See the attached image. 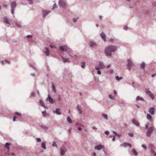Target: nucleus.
<instances>
[{
    "instance_id": "52",
    "label": "nucleus",
    "mask_w": 156,
    "mask_h": 156,
    "mask_svg": "<svg viewBox=\"0 0 156 156\" xmlns=\"http://www.w3.org/2000/svg\"><path fill=\"white\" fill-rule=\"evenodd\" d=\"M105 135H108L109 134V132L108 131H106L105 132Z\"/></svg>"
},
{
    "instance_id": "3",
    "label": "nucleus",
    "mask_w": 156,
    "mask_h": 156,
    "mask_svg": "<svg viewBox=\"0 0 156 156\" xmlns=\"http://www.w3.org/2000/svg\"><path fill=\"white\" fill-rule=\"evenodd\" d=\"M154 127L150 126L149 127L148 129H147L146 132V135L148 137H150L151 136V134L154 131Z\"/></svg>"
},
{
    "instance_id": "46",
    "label": "nucleus",
    "mask_w": 156,
    "mask_h": 156,
    "mask_svg": "<svg viewBox=\"0 0 156 156\" xmlns=\"http://www.w3.org/2000/svg\"><path fill=\"white\" fill-rule=\"evenodd\" d=\"M56 3H55L54 4L53 6L52 9H54L56 7Z\"/></svg>"
},
{
    "instance_id": "33",
    "label": "nucleus",
    "mask_w": 156,
    "mask_h": 156,
    "mask_svg": "<svg viewBox=\"0 0 156 156\" xmlns=\"http://www.w3.org/2000/svg\"><path fill=\"white\" fill-rule=\"evenodd\" d=\"M52 146L53 147L57 148V145L55 142V141H53Z\"/></svg>"
},
{
    "instance_id": "58",
    "label": "nucleus",
    "mask_w": 156,
    "mask_h": 156,
    "mask_svg": "<svg viewBox=\"0 0 156 156\" xmlns=\"http://www.w3.org/2000/svg\"><path fill=\"white\" fill-rule=\"evenodd\" d=\"M77 129L79 131H81V128L80 127H77Z\"/></svg>"
},
{
    "instance_id": "43",
    "label": "nucleus",
    "mask_w": 156,
    "mask_h": 156,
    "mask_svg": "<svg viewBox=\"0 0 156 156\" xmlns=\"http://www.w3.org/2000/svg\"><path fill=\"white\" fill-rule=\"evenodd\" d=\"M28 3L30 4H32L33 2V0H27Z\"/></svg>"
},
{
    "instance_id": "61",
    "label": "nucleus",
    "mask_w": 156,
    "mask_h": 156,
    "mask_svg": "<svg viewBox=\"0 0 156 156\" xmlns=\"http://www.w3.org/2000/svg\"><path fill=\"white\" fill-rule=\"evenodd\" d=\"M1 63H2V64H3L5 63V61L2 60L1 61Z\"/></svg>"
},
{
    "instance_id": "44",
    "label": "nucleus",
    "mask_w": 156,
    "mask_h": 156,
    "mask_svg": "<svg viewBox=\"0 0 156 156\" xmlns=\"http://www.w3.org/2000/svg\"><path fill=\"white\" fill-rule=\"evenodd\" d=\"M36 140H37V142H40L41 141V140L40 138H36Z\"/></svg>"
},
{
    "instance_id": "36",
    "label": "nucleus",
    "mask_w": 156,
    "mask_h": 156,
    "mask_svg": "<svg viewBox=\"0 0 156 156\" xmlns=\"http://www.w3.org/2000/svg\"><path fill=\"white\" fill-rule=\"evenodd\" d=\"M99 69H98V68H96V69L97 70V73L98 74V75H100L101 74V71L99 70Z\"/></svg>"
},
{
    "instance_id": "28",
    "label": "nucleus",
    "mask_w": 156,
    "mask_h": 156,
    "mask_svg": "<svg viewBox=\"0 0 156 156\" xmlns=\"http://www.w3.org/2000/svg\"><path fill=\"white\" fill-rule=\"evenodd\" d=\"M132 153H133V154H134L135 156H137L138 155V154H137L136 151L135 149H133L132 150Z\"/></svg>"
},
{
    "instance_id": "49",
    "label": "nucleus",
    "mask_w": 156,
    "mask_h": 156,
    "mask_svg": "<svg viewBox=\"0 0 156 156\" xmlns=\"http://www.w3.org/2000/svg\"><path fill=\"white\" fill-rule=\"evenodd\" d=\"M123 29H124V30H128V27L126 26H125L124 27H123Z\"/></svg>"
},
{
    "instance_id": "56",
    "label": "nucleus",
    "mask_w": 156,
    "mask_h": 156,
    "mask_svg": "<svg viewBox=\"0 0 156 156\" xmlns=\"http://www.w3.org/2000/svg\"><path fill=\"white\" fill-rule=\"evenodd\" d=\"M113 134H114L115 135H117L118 134L116 132H115V131H113Z\"/></svg>"
},
{
    "instance_id": "51",
    "label": "nucleus",
    "mask_w": 156,
    "mask_h": 156,
    "mask_svg": "<svg viewBox=\"0 0 156 156\" xmlns=\"http://www.w3.org/2000/svg\"><path fill=\"white\" fill-rule=\"evenodd\" d=\"M128 135L131 137H133V134L132 133H129Z\"/></svg>"
},
{
    "instance_id": "57",
    "label": "nucleus",
    "mask_w": 156,
    "mask_h": 156,
    "mask_svg": "<svg viewBox=\"0 0 156 156\" xmlns=\"http://www.w3.org/2000/svg\"><path fill=\"white\" fill-rule=\"evenodd\" d=\"M16 119V117L15 116H14V117H13V121H15Z\"/></svg>"
},
{
    "instance_id": "37",
    "label": "nucleus",
    "mask_w": 156,
    "mask_h": 156,
    "mask_svg": "<svg viewBox=\"0 0 156 156\" xmlns=\"http://www.w3.org/2000/svg\"><path fill=\"white\" fill-rule=\"evenodd\" d=\"M109 98L111 100L115 99L112 96V95L110 94L109 95Z\"/></svg>"
},
{
    "instance_id": "31",
    "label": "nucleus",
    "mask_w": 156,
    "mask_h": 156,
    "mask_svg": "<svg viewBox=\"0 0 156 156\" xmlns=\"http://www.w3.org/2000/svg\"><path fill=\"white\" fill-rule=\"evenodd\" d=\"M67 121L69 123H72V120L71 119V118L69 116H68L67 118Z\"/></svg>"
},
{
    "instance_id": "27",
    "label": "nucleus",
    "mask_w": 156,
    "mask_h": 156,
    "mask_svg": "<svg viewBox=\"0 0 156 156\" xmlns=\"http://www.w3.org/2000/svg\"><path fill=\"white\" fill-rule=\"evenodd\" d=\"M147 119L150 121H151V116L149 114H147Z\"/></svg>"
},
{
    "instance_id": "21",
    "label": "nucleus",
    "mask_w": 156,
    "mask_h": 156,
    "mask_svg": "<svg viewBox=\"0 0 156 156\" xmlns=\"http://www.w3.org/2000/svg\"><path fill=\"white\" fill-rule=\"evenodd\" d=\"M4 22L7 24L9 25L10 23L8 19L6 17H5L3 19Z\"/></svg>"
},
{
    "instance_id": "41",
    "label": "nucleus",
    "mask_w": 156,
    "mask_h": 156,
    "mask_svg": "<svg viewBox=\"0 0 156 156\" xmlns=\"http://www.w3.org/2000/svg\"><path fill=\"white\" fill-rule=\"evenodd\" d=\"M148 124H145V129H148Z\"/></svg>"
},
{
    "instance_id": "29",
    "label": "nucleus",
    "mask_w": 156,
    "mask_h": 156,
    "mask_svg": "<svg viewBox=\"0 0 156 156\" xmlns=\"http://www.w3.org/2000/svg\"><path fill=\"white\" fill-rule=\"evenodd\" d=\"M102 116L106 120L108 119V115L106 114H102Z\"/></svg>"
},
{
    "instance_id": "16",
    "label": "nucleus",
    "mask_w": 156,
    "mask_h": 156,
    "mask_svg": "<svg viewBox=\"0 0 156 156\" xmlns=\"http://www.w3.org/2000/svg\"><path fill=\"white\" fill-rule=\"evenodd\" d=\"M43 52L45 54L46 56H49V50L47 48H45L44 50L43 51Z\"/></svg>"
},
{
    "instance_id": "12",
    "label": "nucleus",
    "mask_w": 156,
    "mask_h": 156,
    "mask_svg": "<svg viewBox=\"0 0 156 156\" xmlns=\"http://www.w3.org/2000/svg\"><path fill=\"white\" fill-rule=\"evenodd\" d=\"M148 112L151 115H153L154 114V109L153 107L149 108V109H148Z\"/></svg>"
},
{
    "instance_id": "4",
    "label": "nucleus",
    "mask_w": 156,
    "mask_h": 156,
    "mask_svg": "<svg viewBox=\"0 0 156 156\" xmlns=\"http://www.w3.org/2000/svg\"><path fill=\"white\" fill-rule=\"evenodd\" d=\"M145 92L151 98V99L154 100V97L149 89H146Z\"/></svg>"
},
{
    "instance_id": "15",
    "label": "nucleus",
    "mask_w": 156,
    "mask_h": 156,
    "mask_svg": "<svg viewBox=\"0 0 156 156\" xmlns=\"http://www.w3.org/2000/svg\"><path fill=\"white\" fill-rule=\"evenodd\" d=\"M132 123L134 124L136 126H139V123L138 122L137 120L135 119H132Z\"/></svg>"
},
{
    "instance_id": "10",
    "label": "nucleus",
    "mask_w": 156,
    "mask_h": 156,
    "mask_svg": "<svg viewBox=\"0 0 156 156\" xmlns=\"http://www.w3.org/2000/svg\"><path fill=\"white\" fill-rule=\"evenodd\" d=\"M47 101H49V103L51 104H53L54 103V101L53 99L49 94H48L47 98L46 99Z\"/></svg>"
},
{
    "instance_id": "63",
    "label": "nucleus",
    "mask_w": 156,
    "mask_h": 156,
    "mask_svg": "<svg viewBox=\"0 0 156 156\" xmlns=\"http://www.w3.org/2000/svg\"><path fill=\"white\" fill-rule=\"evenodd\" d=\"M27 37L28 38H29L32 37V36L30 35H28L27 36Z\"/></svg>"
},
{
    "instance_id": "9",
    "label": "nucleus",
    "mask_w": 156,
    "mask_h": 156,
    "mask_svg": "<svg viewBox=\"0 0 156 156\" xmlns=\"http://www.w3.org/2000/svg\"><path fill=\"white\" fill-rule=\"evenodd\" d=\"M105 66L102 62H99L98 63V67L96 68H98V69H102L105 68Z\"/></svg>"
},
{
    "instance_id": "40",
    "label": "nucleus",
    "mask_w": 156,
    "mask_h": 156,
    "mask_svg": "<svg viewBox=\"0 0 156 156\" xmlns=\"http://www.w3.org/2000/svg\"><path fill=\"white\" fill-rule=\"evenodd\" d=\"M109 41L110 42H112L115 41V39L114 38H110L109 39Z\"/></svg>"
},
{
    "instance_id": "62",
    "label": "nucleus",
    "mask_w": 156,
    "mask_h": 156,
    "mask_svg": "<svg viewBox=\"0 0 156 156\" xmlns=\"http://www.w3.org/2000/svg\"><path fill=\"white\" fill-rule=\"evenodd\" d=\"M77 19L76 18H74L73 19V21L74 22H76V21H77Z\"/></svg>"
},
{
    "instance_id": "1",
    "label": "nucleus",
    "mask_w": 156,
    "mask_h": 156,
    "mask_svg": "<svg viewBox=\"0 0 156 156\" xmlns=\"http://www.w3.org/2000/svg\"><path fill=\"white\" fill-rule=\"evenodd\" d=\"M116 50V47L115 46L113 45L108 46L105 48V55L107 56H110L111 55V53L115 52Z\"/></svg>"
},
{
    "instance_id": "45",
    "label": "nucleus",
    "mask_w": 156,
    "mask_h": 156,
    "mask_svg": "<svg viewBox=\"0 0 156 156\" xmlns=\"http://www.w3.org/2000/svg\"><path fill=\"white\" fill-rule=\"evenodd\" d=\"M85 67V63L84 62L82 63V65H81V68H84Z\"/></svg>"
},
{
    "instance_id": "18",
    "label": "nucleus",
    "mask_w": 156,
    "mask_h": 156,
    "mask_svg": "<svg viewBox=\"0 0 156 156\" xmlns=\"http://www.w3.org/2000/svg\"><path fill=\"white\" fill-rule=\"evenodd\" d=\"M101 38L105 42L106 41V36L105 34L104 33H102L101 34Z\"/></svg>"
},
{
    "instance_id": "64",
    "label": "nucleus",
    "mask_w": 156,
    "mask_h": 156,
    "mask_svg": "<svg viewBox=\"0 0 156 156\" xmlns=\"http://www.w3.org/2000/svg\"><path fill=\"white\" fill-rule=\"evenodd\" d=\"M110 73H113V70L112 69H110Z\"/></svg>"
},
{
    "instance_id": "8",
    "label": "nucleus",
    "mask_w": 156,
    "mask_h": 156,
    "mask_svg": "<svg viewBox=\"0 0 156 156\" xmlns=\"http://www.w3.org/2000/svg\"><path fill=\"white\" fill-rule=\"evenodd\" d=\"M132 66V62L130 59H128L127 60V67L128 69L129 70H130Z\"/></svg>"
},
{
    "instance_id": "32",
    "label": "nucleus",
    "mask_w": 156,
    "mask_h": 156,
    "mask_svg": "<svg viewBox=\"0 0 156 156\" xmlns=\"http://www.w3.org/2000/svg\"><path fill=\"white\" fill-rule=\"evenodd\" d=\"M136 100L137 101H143V98L140 97L139 96L137 97Z\"/></svg>"
},
{
    "instance_id": "48",
    "label": "nucleus",
    "mask_w": 156,
    "mask_h": 156,
    "mask_svg": "<svg viewBox=\"0 0 156 156\" xmlns=\"http://www.w3.org/2000/svg\"><path fill=\"white\" fill-rule=\"evenodd\" d=\"M149 147H150V149H151V150H152L153 148V145L152 144H149Z\"/></svg>"
},
{
    "instance_id": "22",
    "label": "nucleus",
    "mask_w": 156,
    "mask_h": 156,
    "mask_svg": "<svg viewBox=\"0 0 156 156\" xmlns=\"http://www.w3.org/2000/svg\"><path fill=\"white\" fill-rule=\"evenodd\" d=\"M62 59H63V62H70L69 58H65L63 57H62Z\"/></svg>"
},
{
    "instance_id": "23",
    "label": "nucleus",
    "mask_w": 156,
    "mask_h": 156,
    "mask_svg": "<svg viewBox=\"0 0 156 156\" xmlns=\"http://www.w3.org/2000/svg\"><path fill=\"white\" fill-rule=\"evenodd\" d=\"M41 147L43 149L46 150V143L45 142H42Z\"/></svg>"
},
{
    "instance_id": "55",
    "label": "nucleus",
    "mask_w": 156,
    "mask_h": 156,
    "mask_svg": "<svg viewBox=\"0 0 156 156\" xmlns=\"http://www.w3.org/2000/svg\"><path fill=\"white\" fill-rule=\"evenodd\" d=\"M92 129H94L95 130L97 129V127H95V126H93L92 127Z\"/></svg>"
},
{
    "instance_id": "50",
    "label": "nucleus",
    "mask_w": 156,
    "mask_h": 156,
    "mask_svg": "<svg viewBox=\"0 0 156 156\" xmlns=\"http://www.w3.org/2000/svg\"><path fill=\"white\" fill-rule=\"evenodd\" d=\"M42 127L45 129H48V127L46 126H42Z\"/></svg>"
},
{
    "instance_id": "59",
    "label": "nucleus",
    "mask_w": 156,
    "mask_h": 156,
    "mask_svg": "<svg viewBox=\"0 0 156 156\" xmlns=\"http://www.w3.org/2000/svg\"><path fill=\"white\" fill-rule=\"evenodd\" d=\"M15 114H16V115H19V116H20L21 115V114H20V113L18 112H16L15 113Z\"/></svg>"
},
{
    "instance_id": "35",
    "label": "nucleus",
    "mask_w": 156,
    "mask_h": 156,
    "mask_svg": "<svg viewBox=\"0 0 156 156\" xmlns=\"http://www.w3.org/2000/svg\"><path fill=\"white\" fill-rule=\"evenodd\" d=\"M39 103H40V105H41V106L44 107L45 105H44V103H43V101L41 100H39Z\"/></svg>"
},
{
    "instance_id": "39",
    "label": "nucleus",
    "mask_w": 156,
    "mask_h": 156,
    "mask_svg": "<svg viewBox=\"0 0 156 156\" xmlns=\"http://www.w3.org/2000/svg\"><path fill=\"white\" fill-rule=\"evenodd\" d=\"M150 153L154 155L156 154V153L152 149L150 150Z\"/></svg>"
},
{
    "instance_id": "53",
    "label": "nucleus",
    "mask_w": 156,
    "mask_h": 156,
    "mask_svg": "<svg viewBox=\"0 0 156 156\" xmlns=\"http://www.w3.org/2000/svg\"><path fill=\"white\" fill-rule=\"evenodd\" d=\"M34 93H31V95H30V97H34Z\"/></svg>"
},
{
    "instance_id": "25",
    "label": "nucleus",
    "mask_w": 156,
    "mask_h": 156,
    "mask_svg": "<svg viewBox=\"0 0 156 156\" xmlns=\"http://www.w3.org/2000/svg\"><path fill=\"white\" fill-rule=\"evenodd\" d=\"M29 65L30 67H32V68L36 70V68L35 67V64L33 62L30 63L29 64Z\"/></svg>"
},
{
    "instance_id": "19",
    "label": "nucleus",
    "mask_w": 156,
    "mask_h": 156,
    "mask_svg": "<svg viewBox=\"0 0 156 156\" xmlns=\"http://www.w3.org/2000/svg\"><path fill=\"white\" fill-rule=\"evenodd\" d=\"M50 11H47V10H43L42 11V15H43V16L44 17Z\"/></svg>"
},
{
    "instance_id": "2",
    "label": "nucleus",
    "mask_w": 156,
    "mask_h": 156,
    "mask_svg": "<svg viewBox=\"0 0 156 156\" xmlns=\"http://www.w3.org/2000/svg\"><path fill=\"white\" fill-rule=\"evenodd\" d=\"M59 6L63 9H66L68 7V5L65 0H59L58 2Z\"/></svg>"
},
{
    "instance_id": "26",
    "label": "nucleus",
    "mask_w": 156,
    "mask_h": 156,
    "mask_svg": "<svg viewBox=\"0 0 156 156\" xmlns=\"http://www.w3.org/2000/svg\"><path fill=\"white\" fill-rule=\"evenodd\" d=\"M115 78H116V80L118 81H119L120 80H122L123 79V77H119V76H117L115 77Z\"/></svg>"
},
{
    "instance_id": "13",
    "label": "nucleus",
    "mask_w": 156,
    "mask_h": 156,
    "mask_svg": "<svg viewBox=\"0 0 156 156\" xmlns=\"http://www.w3.org/2000/svg\"><path fill=\"white\" fill-rule=\"evenodd\" d=\"M121 146H122L124 147H126L128 146L129 147L131 148V145L129 143H124L121 145Z\"/></svg>"
},
{
    "instance_id": "7",
    "label": "nucleus",
    "mask_w": 156,
    "mask_h": 156,
    "mask_svg": "<svg viewBox=\"0 0 156 156\" xmlns=\"http://www.w3.org/2000/svg\"><path fill=\"white\" fill-rule=\"evenodd\" d=\"M69 49V48L66 45L61 46L60 47V50L63 51H67Z\"/></svg>"
},
{
    "instance_id": "5",
    "label": "nucleus",
    "mask_w": 156,
    "mask_h": 156,
    "mask_svg": "<svg viewBox=\"0 0 156 156\" xmlns=\"http://www.w3.org/2000/svg\"><path fill=\"white\" fill-rule=\"evenodd\" d=\"M66 148L64 146H62L60 148V154L62 156L64 155L66 152Z\"/></svg>"
},
{
    "instance_id": "30",
    "label": "nucleus",
    "mask_w": 156,
    "mask_h": 156,
    "mask_svg": "<svg viewBox=\"0 0 156 156\" xmlns=\"http://www.w3.org/2000/svg\"><path fill=\"white\" fill-rule=\"evenodd\" d=\"M140 66H141V68H143V69H145V63L143 62L140 64Z\"/></svg>"
},
{
    "instance_id": "38",
    "label": "nucleus",
    "mask_w": 156,
    "mask_h": 156,
    "mask_svg": "<svg viewBox=\"0 0 156 156\" xmlns=\"http://www.w3.org/2000/svg\"><path fill=\"white\" fill-rule=\"evenodd\" d=\"M142 147L143 148H144V150L145 151H146L147 150V147H146V145H145L143 144L142 145Z\"/></svg>"
},
{
    "instance_id": "54",
    "label": "nucleus",
    "mask_w": 156,
    "mask_h": 156,
    "mask_svg": "<svg viewBox=\"0 0 156 156\" xmlns=\"http://www.w3.org/2000/svg\"><path fill=\"white\" fill-rule=\"evenodd\" d=\"M10 63L9 61L8 60H5V63L9 64Z\"/></svg>"
},
{
    "instance_id": "20",
    "label": "nucleus",
    "mask_w": 156,
    "mask_h": 156,
    "mask_svg": "<svg viewBox=\"0 0 156 156\" xmlns=\"http://www.w3.org/2000/svg\"><path fill=\"white\" fill-rule=\"evenodd\" d=\"M77 109L78 111L79 112L80 114H82V110L80 108V105H77Z\"/></svg>"
},
{
    "instance_id": "47",
    "label": "nucleus",
    "mask_w": 156,
    "mask_h": 156,
    "mask_svg": "<svg viewBox=\"0 0 156 156\" xmlns=\"http://www.w3.org/2000/svg\"><path fill=\"white\" fill-rule=\"evenodd\" d=\"M52 90H53L54 92H55V87L53 85L52 87Z\"/></svg>"
},
{
    "instance_id": "60",
    "label": "nucleus",
    "mask_w": 156,
    "mask_h": 156,
    "mask_svg": "<svg viewBox=\"0 0 156 156\" xmlns=\"http://www.w3.org/2000/svg\"><path fill=\"white\" fill-rule=\"evenodd\" d=\"M156 75V73H154V74H152V78H154V76H155Z\"/></svg>"
},
{
    "instance_id": "6",
    "label": "nucleus",
    "mask_w": 156,
    "mask_h": 156,
    "mask_svg": "<svg viewBox=\"0 0 156 156\" xmlns=\"http://www.w3.org/2000/svg\"><path fill=\"white\" fill-rule=\"evenodd\" d=\"M105 148L104 146L101 144H99L97 146H95L94 147V149L95 150H97L98 151H100L102 149Z\"/></svg>"
},
{
    "instance_id": "42",
    "label": "nucleus",
    "mask_w": 156,
    "mask_h": 156,
    "mask_svg": "<svg viewBox=\"0 0 156 156\" xmlns=\"http://www.w3.org/2000/svg\"><path fill=\"white\" fill-rule=\"evenodd\" d=\"M42 114H43V116H45L46 115V112L45 111H43L42 112Z\"/></svg>"
},
{
    "instance_id": "24",
    "label": "nucleus",
    "mask_w": 156,
    "mask_h": 156,
    "mask_svg": "<svg viewBox=\"0 0 156 156\" xmlns=\"http://www.w3.org/2000/svg\"><path fill=\"white\" fill-rule=\"evenodd\" d=\"M9 143H5V149H7V151L8 152H9Z\"/></svg>"
},
{
    "instance_id": "34",
    "label": "nucleus",
    "mask_w": 156,
    "mask_h": 156,
    "mask_svg": "<svg viewBox=\"0 0 156 156\" xmlns=\"http://www.w3.org/2000/svg\"><path fill=\"white\" fill-rule=\"evenodd\" d=\"M16 25L18 27H21V23L20 22H17L16 23Z\"/></svg>"
},
{
    "instance_id": "17",
    "label": "nucleus",
    "mask_w": 156,
    "mask_h": 156,
    "mask_svg": "<svg viewBox=\"0 0 156 156\" xmlns=\"http://www.w3.org/2000/svg\"><path fill=\"white\" fill-rule=\"evenodd\" d=\"M16 6V3L15 2L13 1L11 2V10H14Z\"/></svg>"
},
{
    "instance_id": "11",
    "label": "nucleus",
    "mask_w": 156,
    "mask_h": 156,
    "mask_svg": "<svg viewBox=\"0 0 156 156\" xmlns=\"http://www.w3.org/2000/svg\"><path fill=\"white\" fill-rule=\"evenodd\" d=\"M54 114H55L58 115H61V112H60V109L59 108H57L55 109V110L53 112Z\"/></svg>"
},
{
    "instance_id": "14",
    "label": "nucleus",
    "mask_w": 156,
    "mask_h": 156,
    "mask_svg": "<svg viewBox=\"0 0 156 156\" xmlns=\"http://www.w3.org/2000/svg\"><path fill=\"white\" fill-rule=\"evenodd\" d=\"M89 46L91 47H94L97 46V44L94 41H90L88 43Z\"/></svg>"
}]
</instances>
